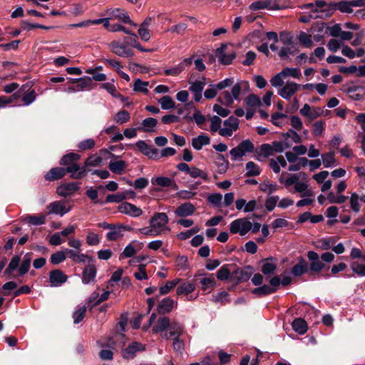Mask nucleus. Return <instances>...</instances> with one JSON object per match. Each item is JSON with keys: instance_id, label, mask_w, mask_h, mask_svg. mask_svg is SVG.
Here are the masks:
<instances>
[{"instance_id": "nucleus-15", "label": "nucleus", "mask_w": 365, "mask_h": 365, "mask_svg": "<svg viewBox=\"0 0 365 365\" xmlns=\"http://www.w3.org/2000/svg\"><path fill=\"white\" fill-rule=\"evenodd\" d=\"M196 210L195 205L190 202H185L178 206L175 210L178 217H185L192 215Z\"/></svg>"}, {"instance_id": "nucleus-8", "label": "nucleus", "mask_w": 365, "mask_h": 365, "mask_svg": "<svg viewBox=\"0 0 365 365\" xmlns=\"http://www.w3.org/2000/svg\"><path fill=\"white\" fill-rule=\"evenodd\" d=\"M68 279V276L61 269H55L49 272V283L51 287H59Z\"/></svg>"}, {"instance_id": "nucleus-57", "label": "nucleus", "mask_w": 365, "mask_h": 365, "mask_svg": "<svg viewBox=\"0 0 365 365\" xmlns=\"http://www.w3.org/2000/svg\"><path fill=\"white\" fill-rule=\"evenodd\" d=\"M130 118V113L125 110H122L116 113L115 121L119 124H123L129 121Z\"/></svg>"}, {"instance_id": "nucleus-2", "label": "nucleus", "mask_w": 365, "mask_h": 365, "mask_svg": "<svg viewBox=\"0 0 365 365\" xmlns=\"http://www.w3.org/2000/svg\"><path fill=\"white\" fill-rule=\"evenodd\" d=\"M307 257L310 261L309 269L314 273L321 272L326 267L325 264L323 262H331L334 259V255L331 252H327L323 253L321 257L314 251H309L307 252Z\"/></svg>"}, {"instance_id": "nucleus-20", "label": "nucleus", "mask_w": 365, "mask_h": 365, "mask_svg": "<svg viewBox=\"0 0 365 365\" xmlns=\"http://www.w3.org/2000/svg\"><path fill=\"white\" fill-rule=\"evenodd\" d=\"M275 260L274 257H268L266 259H262L260 260V262H262L263 264L261 267L262 272L267 276L273 274L277 269V264L275 262H271L270 261Z\"/></svg>"}, {"instance_id": "nucleus-39", "label": "nucleus", "mask_w": 365, "mask_h": 365, "mask_svg": "<svg viewBox=\"0 0 365 365\" xmlns=\"http://www.w3.org/2000/svg\"><path fill=\"white\" fill-rule=\"evenodd\" d=\"M125 199H126L125 193L118 192L116 194L108 195L105 200H103V204L110 202L120 203L123 202Z\"/></svg>"}, {"instance_id": "nucleus-53", "label": "nucleus", "mask_w": 365, "mask_h": 365, "mask_svg": "<svg viewBox=\"0 0 365 365\" xmlns=\"http://www.w3.org/2000/svg\"><path fill=\"white\" fill-rule=\"evenodd\" d=\"M348 197L345 195H336L333 192H329L327 195V200L330 203L342 204L347 200Z\"/></svg>"}, {"instance_id": "nucleus-1", "label": "nucleus", "mask_w": 365, "mask_h": 365, "mask_svg": "<svg viewBox=\"0 0 365 365\" xmlns=\"http://www.w3.org/2000/svg\"><path fill=\"white\" fill-rule=\"evenodd\" d=\"M261 224L259 222L252 223L247 218H240L235 220L230 223V232L232 234L239 233L241 236L245 235L249 231L252 230L253 233L259 231Z\"/></svg>"}, {"instance_id": "nucleus-63", "label": "nucleus", "mask_w": 365, "mask_h": 365, "mask_svg": "<svg viewBox=\"0 0 365 365\" xmlns=\"http://www.w3.org/2000/svg\"><path fill=\"white\" fill-rule=\"evenodd\" d=\"M190 84L189 90L192 93H200L202 92L204 87L205 86V81H195V82L189 81Z\"/></svg>"}, {"instance_id": "nucleus-22", "label": "nucleus", "mask_w": 365, "mask_h": 365, "mask_svg": "<svg viewBox=\"0 0 365 365\" xmlns=\"http://www.w3.org/2000/svg\"><path fill=\"white\" fill-rule=\"evenodd\" d=\"M199 283L201 284V289L203 291L210 292L216 286V280L213 274H210L208 276L201 278Z\"/></svg>"}, {"instance_id": "nucleus-35", "label": "nucleus", "mask_w": 365, "mask_h": 365, "mask_svg": "<svg viewBox=\"0 0 365 365\" xmlns=\"http://www.w3.org/2000/svg\"><path fill=\"white\" fill-rule=\"evenodd\" d=\"M151 183L153 185H158L160 187H169L172 185V179L168 177L160 176L153 178Z\"/></svg>"}, {"instance_id": "nucleus-62", "label": "nucleus", "mask_w": 365, "mask_h": 365, "mask_svg": "<svg viewBox=\"0 0 365 365\" xmlns=\"http://www.w3.org/2000/svg\"><path fill=\"white\" fill-rule=\"evenodd\" d=\"M299 51V50L294 46L292 47H282L279 52V56L282 59H284L288 56L289 54L294 55Z\"/></svg>"}, {"instance_id": "nucleus-59", "label": "nucleus", "mask_w": 365, "mask_h": 365, "mask_svg": "<svg viewBox=\"0 0 365 365\" xmlns=\"http://www.w3.org/2000/svg\"><path fill=\"white\" fill-rule=\"evenodd\" d=\"M86 195L87 197L93 201L94 204H100L103 205V200H99L98 198V191L97 190L90 187L86 192Z\"/></svg>"}, {"instance_id": "nucleus-34", "label": "nucleus", "mask_w": 365, "mask_h": 365, "mask_svg": "<svg viewBox=\"0 0 365 365\" xmlns=\"http://www.w3.org/2000/svg\"><path fill=\"white\" fill-rule=\"evenodd\" d=\"M237 57V53L235 51H232L229 53H223L217 56L218 61L220 64L224 66H229L232 64L234 59Z\"/></svg>"}, {"instance_id": "nucleus-58", "label": "nucleus", "mask_w": 365, "mask_h": 365, "mask_svg": "<svg viewBox=\"0 0 365 365\" xmlns=\"http://www.w3.org/2000/svg\"><path fill=\"white\" fill-rule=\"evenodd\" d=\"M282 136L285 139L291 138L292 140L296 143H300L302 142V137L295 130L292 129H289L286 133H282Z\"/></svg>"}, {"instance_id": "nucleus-7", "label": "nucleus", "mask_w": 365, "mask_h": 365, "mask_svg": "<svg viewBox=\"0 0 365 365\" xmlns=\"http://www.w3.org/2000/svg\"><path fill=\"white\" fill-rule=\"evenodd\" d=\"M66 171H71V169L63 167L52 168L45 173L43 178L46 181H56L62 179L66 175Z\"/></svg>"}, {"instance_id": "nucleus-3", "label": "nucleus", "mask_w": 365, "mask_h": 365, "mask_svg": "<svg viewBox=\"0 0 365 365\" xmlns=\"http://www.w3.org/2000/svg\"><path fill=\"white\" fill-rule=\"evenodd\" d=\"M255 152V145L250 140H242L237 146L232 148L230 151V154L231 155L232 160H236L238 158H242L243 156L246 155L247 153H254Z\"/></svg>"}, {"instance_id": "nucleus-29", "label": "nucleus", "mask_w": 365, "mask_h": 365, "mask_svg": "<svg viewBox=\"0 0 365 365\" xmlns=\"http://www.w3.org/2000/svg\"><path fill=\"white\" fill-rule=\"evenodd\" d=\"M32 252L26 253L22 260V262L19 268V276H24L26 274L31 267Z\"/></svg>"}, {"instance_id": "nucleus-24", "label": "nucleus", "mask_w": 365, "mask_h": 365, "mask_svg": "<svg viewBox=\"0 0 365 365\" xmlns=\"http://www.w3.org/2000/svg\"><path fill=\"white\" fill-rule=\"evenodd\" d=\"M47 209L49 210V213L59 214L61 216H63L69 211V209H66L59 201H54L50 203L47 206Z\"/></svg>"}, {"instance_id": "nucleus-4", "label": "nucleus", "mask_w": 365, "mask_h": 365, "mask_svg": "<svg viewBox=\"0 0 365 365\" xmlns=\"http://www.w3.org/2000/svg\"><path fill=\"white\" fill-rule=\"evenodd\" d=\"M136 148L149 159L158 160L160 155L158 150L151 145H149L145 141L140 140L135 143Z\"/></svg>"}, {"instance_id": "nucleus-36", "label": "nucleus", "mask_w": 365, "mask_h": 365, "mask_svg": "<svg viewBox=\"0 0 365 365\" xmlns=\"http://www.w3.org/2000/svg\"><path fill=\"white\" fill-rule=\"evenodd\" d=\"M252 293L259 297L267 296L273 293V290L270 289L268 284H263L252 290Z\"/></svg>"}, {"instance_id": "nucleus-49", "label": "nucleus", "mask_w": 365, "mask_h": 365, "mask_svg": "<svg viewBox=\"0 0 365 365\" xmlns=\"http://www.w3.org/2000/svg\"><path fill=\"white\" fill-rule=\"evenodd\" d=\"M259 190L264 192L271 195L277 190V185L269 182V180H264L259 185Z\"/></svg>"}, {"instance_id": "nucleus-27", "label": "nucleus", "mask_w": 365, "mask_h": 365, "mask_svg": "<svg viewBox=\"0 0 365 365\" xmlns=\"http://www.w3.org/2000/svg\"><path fill=\"white\" fill-rule=\"evenodd\" d=\"M127 163L124 160L110 161L108 164L109 170L117 175H121L126 168Z\"/></svg>"}, {"instance_id": "nucleus-31", "label": "nucleus", "mask_w": 365, "mask_h": 365, "mask_svg": "<svg viewBox=\"0 0 365 365\" xmlns=\"http://www.w3.org/2000/svg\"><path fill=\"white\" fill-rule=\"evenodd\" d=\"M157 124H158L157 119H155L154 118L149 117V118H145L142 121L141 125L143 128L139 127V128H138V130H143L146 133H150L154 130L153 128H155Z\"/></svg>"}, {"instance_id": "nucleus-32", "label": "nucleus", "mask_w": 365, "mask_h": 365, "mask_svg": "<svg viewBox=\"0 0 365 365\" xmlns=\"http://www.w3.org/2000/svg\"><path fill=\"white\" fill-rule=\"evenodd\" d=\"M195 289V285L190 282H183L179 285L176 289L177 295L185 294L187 295Z\"/></svg>"}, {"instance_id": "nucleus-16", "label": "nucleus", "mask_w": 365, "mask_h": 365, "mask_svg": "<svg viewBox=\"0 0 365 365\" xmlns=\"http://www.w3.org/2000/svg\"><path fill=\"white\" fill-rule=\"evenodd\" d=\"M97 269L95 264H89L86 266L82 272V282L84 284H89L95 280Z\"/></svg>"}, {"instance_id": "nucleus-64", "label": "nucleus", "mask_w": 365, "mask_h": 365, "mask_svg": "<svg viewBox=\"0 0 365 365\" xmlns=\"http://www.w3.org/2000/svg\"><path fill=\"white\" fill-rule=\"evenodd\" d=\"M223 123L227 128H232L233 131H236L239 128V120L234 116H230L224 120Z\"/></svg>"}, {"instance_id": "nucleus-47", "label": "nucleus", "mask_w": 365, "mask_h": 365, "mask_svg": "<svg viewBox=\"0 0 365 365\" xmlns=\"http://www.w3.org/2000/svg\"><path fill=\"white\" fill-rule=\"evenodd\" d=\"M350 267L354 274L359 277L365 276V264H361L358 262H352Z\"/></svg>"}, {"instance_id": "nucleus-44", "label": "nucleus", "mask_w": 365, "mask_h": 365, "mask_svg": "<svg viewBox=\"0 0 365 365\" xmlns=\"http://www.w3.org/2000/svg\"><path fill=\"white\" fill-rule=\"evenodd\" d=\"M159 103H160L161 108L163 110H169L175 108V102L169 96H163L159 100Z\"/></svg>"}, {"instance_id": "nucleus-6", "label": "nucleus", "mask_w": 365, "mask_h": 365, "mask_svg": "<svg viewBox=\"0 0 365 365\" xmlns=\"http://www.w3.org/2000/svg\"><path fill=\"white\" fill-rule=\"evenodd\" d=\"M145 350V346L142 344L133 341L130 344L128 347L121 350V356L125 359H132L135 358L138 351Z\"/></svg>"}, {"instance_id": "nucleus-30", "label": "nucleus", "mask_w": 365, "mask_h": 365, "mask_svg": "<svg viewBox=\"0 0 365 365\" xmlns=\"http://www.w3.org/2000/svg\"><path fill=\"white\" fill-rule=\"evenodd\" d=\"M254 267L248 265L242 269L240 276L237 278V281L235 282L236 284H238L243 282H247L250 279L252 274L254 273Z\"/></svg>"}, {"instance_id": "nucleus-40", "label": "nucleus", "mask_w": 365, "mask_h": 365, "mask_svg": "<svg viewBox=\"0 0 365 365\" xmlns=\"http://www.w3.org/2000/svg\"><path fill=\"white\" fill-rule=\"evenodd\" d=\"M36 98V93L34 90H31L27 92V90L22 93L21 101L24 106H29Z\"/></svg>"}, {"instance_id": "nucleus-23", "label": "nucleus", "mask_w": 365, "mask_h": 365, "mask_svg": "<svg viewBox=\"0 0 365 365\" xmlns=\"http://www.w3.org/2000/svg\"><path fill=\"white\" fill-rule=\"evenodd\" d=\"M170 326V319L168 317H159L157 323L152 328L153 334L165 331Z\"/></svg>"}, {"instance_id": "nucleus-26", "label": "nucleus", "mask_w": 365, "mask_h": 365, "mask_svg": "<svg viewBox=\"0 0 365 365\" xmlns=\"http://www.w3.org/2000/svg\"><path fill=\"white\" fill-rule=\"evenodd\" d=\"M112 16L114 18H117L122 21L125 24H128L130 25H132L133 26H137L138 24L134 23L131 21L130 19V16L123 9H115L112 11Z\"/></svg>"}, {"instance_id": "nucleus-17", "label": "nucleus", "mask_w": 365, "mask_h": 365, "mask_svg": "<svg viewBox=\"0 0 365 365\" xmlns=\"http://www.w3.org/2000/svg\"><path fill=\"white\" fill-rule=\"evenodd\" d=\"M175 302L170 297H165L157 306V312L160 315L170 313L174 307Z\"/></svg>"}, {"instance_id": "nucleus-61", "label": "nucleus", "mask_w": 365, "mask_h": 365, "mask_svg": "<svg viewBox=\"0 0 365 365\" xmlns=\"http://www.w3.org/2000/svg\"><path fill=\"white\" fill-rule=\"evenodd\" d=\"M138 232L142 235L152 237H155L160 234V230H158L156 227H152L150 225V227L140 228L138 230Z\"/></svg>"}, {"instance_id": "nucleus-60", "label": "nucleus", "mask_w": 365, "mask_h": 365, "mask_svg": "<svg viewBox=\"0 0 365 365\" xmlns=\"http://www.w3.org/2000/svg\"><path fill=\"white\" fill-rule=\"evenodd\" d=\"M86 312V306H83L82 307L79 308L78 310L75 311L73 314V319L74 324L80 323L85 317Z\"/></svg>"}, {"instance_id": "nucleus-25", "label": "nucleus", "mask_w": 365, "mask_h": 365, "mask_svg": "<svg viewBox=\"0 0 365 365\" xmlns=\"http://www.w3.org/2000/svg\"><path fill=\"white\" fill-rule=\"evenodd\" d=\"M292 329L299 334H304L308 329L307 322L302 318H296L292 323Z\"/></svg>"}, {"instance_id": "nucleus-54", "label": "nucleus", "mask_w": 365, "mask_h": 365, "mask_svg": "<svg viewBox=\"0 0 365 365\" xmlns=\"http://www.w3.org/2000/svg\"><path fill=\"white\" fill-rule=\"evenodd\" d=\"M352 1H341L338 2V10L342 13L351 14L354 10L351 5Z\"/></svg>"}, {"instance_id": "nucleus-42", "label": "nucleus", "mask_w": 365, "mask_h": 365, "mask_svg": "<svg viewBox=\"0 0 365 365\" xmlns=\"http://www.w3.org/2000/svg\"><path fill=\"white\" fill-rule=\"evenodd\" d=\"M180 280V279H175L171 281H168L164 286L160 287V294H167L171 289L178 285Z\"/></svg>"}, {"instance_id": "nucleus-11", "label": "nucleus", "mask_w": 365, "mask_h": 365, "mask_svg": "<svg viewBox=\"0 0 365 365\" xmlns=\"http://www.w3.org/2000/svg\"><path fill=\"white\" fill-rule=\"evenodd\" d=\"M300 85L292 81H287L283 88L279 91V95L289 100L299 89Z\"/></svg>"}, {"instance_id": "nucleus-45", "label": "nucleus", "mask_w": 365, "mask_h": 365, "mask_svg": "<svg viewBox=\"0 0 365 365\" xmlns=\"http://www.w3.org/2000/svg\"><path fill=\"white\" fill-rule=\"evenodd\" d=\"M102 161V156H95L94 155H91L85 160L83 166L86 168H88L89 166H98L101 164Z\"/></svg>"}, {"instance_id": "nucleus-52", "label": "nucleus", "mask_w": 365, "mask_h": 365, "mask_svg": "<svg viewBox=\"0 0 365 365\" xmlns=\"http://www.w3.org/2000/svg\"><path fill=\"white\" fill-rule=\"evenodd\" d=\"M299 41L305 48H311L313 46V41L311 36L304 31H301L299 35Z\"/></svg>"}, {"instance_id": "nucleus-13", "label": "nucleus", "mask_w": 365, "mask_h": 365, "mask_svg": "<svg viewBox=\"0 0 365 365\" xmlns=\"http://www.w3.org/2000/svg\"><path fill=\"white\" fill-rule=\"evenodd\" d=\"M168 223V217L165 212L155 213L150 220V225L160 230Z\"/></svg>"}, {"instance_id": "nucleus-21", "label": "nucleus", "mask_w": 365, "mask_h": 365, "mask_svg": "<svg viewBox=\"0 0 365 365\" xmlns=\"http://www.w3.org/2000/svg\"><path fill=\"white\" fill-rule=\"evenodd\" d=\"M210 143V137L204 133H202L197 137L192 139V145L197 150H200L204 145H209Z\"/></svg>"}, {"instance_id": "nucleus-9", "label": "nucleus", "mask_w": 365, "mask_h": 365, "mask_svg": "<svg viewBox=\"0 0 365 365\" xmlns=\"http://www.w3.org/2000/svg\"><path fill=\"white\" fill-rule=\"evenodd\" d=\"M80 182H70L63 183L57 188V193L61 197H67L79 190Z\"/></svg>"}, {"instance_id": "nucleus-28", "label": "nucleus", "mask_w": 365, "mask_h": 365, "mask_svg": "<svg viewBox=\"0 0 365 365\" xmlns=\"http://www.w3.org/2000/svg\"><path fill=\"white\" fill-rule=\"evenodd\" d=\"M232 264H223L216 272V277L219 280L225 281L230 279L231 276V267Z\"/></svg>"}, {"instance_id": "nucleus-56", "label": "nucleus", "mask_w": 365, "mask_h": 365, "mask_svg": "<svg viewBox=\"0 0 365 365\" xmlns=\"http://www.w3.org/2000/svg\"><path fill=\"white\" fill-rule=\"evenodd\" d=\"M79 81L76 86L77 91H83L92 84V78L89 76L79 78Z\"/></svg>"}, {"instance_id": "nucleus-46", "label": "nucleus", "mask_w": 365, "mask_h": 365, "mask_svg": "<svg viewBox=\"0 0 365 365\" xmlns=\"http://www.w3.org/2000/svg\"><path fill=\"white\" fill-rule=\"evenodd\" d=\"M281 74L284 78L292 76L294 78H299L302 76L300 69L297 68H284L282 70Z\"/></svg>"}, {"instance_id": "nucleus-10", "label": "nucleus", "mask_w": 365, "mask_h": 365, "mask_svg": "<svg viewBox=\"0 0 365 365\" xmlns=\"http://www.w3.org/2000/svg\"><path fill=\"white\" fill-rule=\"evenodd\" d=\"M118 210L120 212L132 217H138L143 213L140 208L128 202H122L118 206Z\"/></svg>"}, {"instance_id": "nucleus-5", "label": "nucleus", "mask_w": 365, "mask_h": 365, "mask_svg": "<svg viewBox=\"0 0 365 365\" xmlns=\"http://www.w3.org/2000/svg\"><path fill=\"white\" fill-rule=\"evenodd\" d=\"M111 51L118 56L129 58L134 55L132 49L128 48L125 43H120L119 41H113L110 43Z\"/></svg>"}, {"instance_id": "nucleus-51", "label": "nucleus", "mask_w": 365, "mask_h": 365, "mask_svg": "<svg viewBox=\"0 0 365 365\" xmlns=\"http://www.w3.org/2000/svg\"><path fill=\"white\" fill-rule=\"evenodd\" d=\"M247 106L250 107H259L262 106L260 98L255 94H250L245 100Z\"/></svg>"}, {"instance_id": "nucleus-38", "label": "nucleus", "mask_w": 365, "mask_h": 365, "mask_svg": "<svg viewBox=\"0 0 365 365\" xmlns=\"http://www.w3.org/2000/svg\"><path fill=\"white\" fill-rule=\"evenodd\" d=\"M258 156L263 155L264 158H268L273 155V149L270 144L264 143L261 145L259 150L255 148V152Z\"/></svg>"}, {"instance_id": "nucleus-12", "label": "nucleus", "mask_w": 365, "mask_h": 365, "mask_svg": "<svg viewBox=\"0 0 365 365\" xmlns=\"http://www.w3.org/2000/svg\"><path fill=\"white\" fill-rule=\"evenodd\" d=\"M250 9L253 11L267 9L271 10H279L281 9L278 4H272V0H261L252 3Z\"/></svg>"}, {"instance_id": "nucleus-43", "label": "nucleus", "mask_w": 365, "mask_h": 365, "mask_svg": "<svg viewBox=\"0 0 365 365\" xmlns=\"http://www.w3.org/2000/svg\"><path fill=\"white\" fill-rule=\"evenodd\" d=\"M217 101L226 106H231L233 103V98L230 93L227 91H223L217 98Z\"/></svg>"}, {"instance_id": "nucleus-48", "label": "nucleus", "mask_w": 365, "mask_h": 365, "mask_svg": "<svg viewBox=\"0 0 365 365\" xmlns=\"http://www.w3.org/2000/svg\"><path fill=\"white\" fill-rule=\"evenodd\" d=\"M66 259L64 251H58L51 255L50 262L52 264L56 265L63 262Z\"/></svg>"}, {"instance_id": "nucleus-37", "label": "nucleus", "mask_w": 365, "mask_h": 365, "mask_svg": "<svg viewBox=\"0 0 365 365\" xmlns=\"http://www.w3.org/2000/svg\"><path fill=\"white\" fill-rule=\"evenodd\" d=\"M24 221L28 222L30 225H41L45 224L46 222V217L44 215H26Z\"/></svg>"}, {"instance_id": "nucleus-18", "label": "nucleus", "mask_w": 365, "mask_h": 365, "mask_svg": "<svg viewBox=\"0 0 365 365\" xmlns=\"http://www.w3.org/2000/svg\"><path fill=\"white\" fill-rule=\"evenodd\" d=\"M80 158L79 154L71 152L62 156L59 164L63 166V168L72 167L73 165H78L77 162L79 160Z\"/></svg>"}, {"instance_id": "nucleus-14", "label": "nucleus", "mask_w": 365, "mask_h": 365, "mask_svg": "<svg viewBox=\"0 0 365 365\" xmlns=\"http://www.w3.org/2000/svg\"><path fill=\"white\" fill-rule=\"evenodd\" d=\"M67 168H70L71 171H66V174L70 173V178L74 180L83 178L91 171L90 169L86 168L84 166L81 167L79 165H73L72 167Z\"/></svg>"}, {"instance_id": "nucleus-41", "label": "nucleus", "mask_w": 365, "mask_h": 365, "mask_svg": "<svg viewBox=\"0 0 365 365\" xmlns=\"http://www.w3.org/2000/svg\"><path fill=\"white\" fill-rule=\"evenodd\" d=\"M188 175L192 178H200L205 180H208V175L206 172L199 169L196 166L190 167Z\"/></svg>"}, {"instance_id": "nucleus-33", "label": "nucleus", "mask_w": 365, "mask_h": 365, "mask_svg": "<svg viewBox=\"0 0 365 365\" xmlns=\"http://www.w3.org/2000/svg\"><path fill=\"white\" fill-rule=\"evenodd\" d=\"M245 168L247 170L245 176L247 178L257 176L259 175L261 173V170L259 169V165L252 161L247 163Z\"/></svg>"}, {"instance_id": "nucleus-19", "label": "nucleus", "mask_w": 365, "mask_h": 365, "mask_svg": "<svg viewBox=\"0 0 365 365\" xmlns=\"http://www.w3.org/2000/svg\"><path fill=\"white\" fill-rule=\"evenodd\" d=\"M308 269L307 262L304 257H299L298 258V263L293 266L291 272L294 277H299L307 273Z\"/></svg>"}, {"instance_id": "nucleus-55", "label": "nucleus", "mask_w": 365, "mask_h": 365, "mask_svg": "<svg viewBox=\"0 0 365 365\" xmlns=\"http://www.w3.org/2000/svg\"><path fill=\"white\" fill-rule=\"evenodd\" d=\"M31 85L30 83H26L21 86V87L11 96H9L11 98V103L17 101L20 98H22V93L29 90Z\"/></svg>"}, {"instance_id": "nucleus-50", "label": "nucleus", "mask_w": 365, "mask_h": 365, "mask_svg": "<svg viewBox=\"0 0 365 365\" xmlns=\"http://www.w3.org/2000/svg\"><path fill=\"white\" fill-rule=\"evenodd\" d=\"M148 86V81H143L140 78H138L134 82L133 91L135 92H142L146 94L149 92L147 88Z\"/></svg>"}]
</instances>
